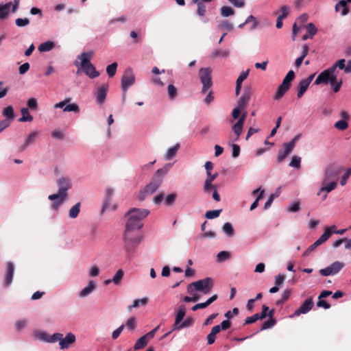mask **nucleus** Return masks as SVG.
<instances>
[{
  "label": "nucleus",
  "instance_id": "obj_1",
  "mask_svg": "<svg viewBox=\"0 0 351 351\" xmlns=\"http://www.w3.org/2000/svg\"><path fill=\"white\" fill-rule=\"evenodd\" d=\"M147 209L132 208L126 214L128 216L125 227H127V234L130 230H139L143 226L142 221L149 215Z\"/></svg>",
  "mask_w": 351,
  "mask_h": 351
},
{
  "label": "nucleus",
  "instance_id": "obj_2",
  "mask_svg": "<svg viewBox=\"0 0 351 351\" xmlns=\"http://www.w3.org/2000/svg\"><path fill=\"white\" fill-rule=\"evenodd\" d=\"M168 171L169 167L167 166L156 171L150 182L139 193L138 199L141 201L144 200L147 196L151 195L158 190L162 182V177L168 172Z\"/></svg>",
  "mask_w": 351,
  "mask_h": 351
},
{
  "label": "nucleus",
  "instance_id": "obj_3",
  "mask_svg": "<svg viewBox=\"0 0 351 351\" xmlns=\"http://www.w3.org/2000/svg\"><path fill=\"white\" fill-rule=\"evenodd\" d=\"M93 51L83 52L77 56V60L74 62V65L80 66L82 71L90 78H95L99 75V73L95 70V66L90 62Z\"/></svg>",
  "mask_w": 351,
  "mask_h": 351
},
{
  "label": "nucleus",
  "instance_id": "obj_4",
  "mask_svg": "<svg viewBox=\"0 0 351 351\" xmlns=\"http://www.w3.org/2000/svg\"><path fill=\"white\" fill-rule=\"evenodd\" d=\"M214 286L213 280L211 278H206L197 281L190 283L187 286V292L193 294L195 291L202 292L204 294H208L210 292Z\"/></svg>",
  "mask_w": 351,
  "mask_h": 351
},
{
  "label": "nucleus",
  "instance_id": "obj_5",
  "mask_svg": "<svg viewBox=\"0 0 351 351\" xmlns=\"http://www.w3.org/2000/svg\"><path fill=\"white\" fill-rule=\"evenodd\" d=\"M125 248L128 254L132 253L134 248L141 242V237L138 234V230H130L127 234V227H125L123 235Z\"/></svg>",
  "mask_w": 351,
  "mask_h": 351
},
{
  "label": "nucleus",
  "instance_id": "obj_6",
  "mask_svg": "<svg viewBox=\"0 0 351 351\" xmlns=\"http://www.w3.org/2000/svg\"><path fill=\"white\" fill-rule=\"evenodd\" d=\"M57 185L58 186V193L56 194L49 195L48 197V199L51 201H54L58 197L66 198L67 191L72 186L71 180L68 177H62L58 179Z\"/></svg>",
  "mask_w": 351,
  "mask_h": 351
},
{
  "label": "nucleus",
  "instance_id": "obj_7",
  "mask_svg": "<svg viewBox=\"0 0 351 351\" xmlns=\"http://www.w3.org/2000/svg\"><path fill=\"white\" fill-rule=\"evenodd\" d=\"M212 70L210 68H202L199 71V76L202 84V93L205 94L212 86L213 82L211 77Z\"/></svg>",
  "mask_w": 351,
  "mask_h": 351
},
{
  "label": "nucleus",
  "instance_id": "obj_8",
  "mask_svg": "<svg viewBox=\"0 0 351 351\" xmlns=\"http://www.w3.org/2000/svg\"><path fill=\"white\" fill-rule=\"evenodd\" d=\"M337 75L333 73L330 68L326 70L322 71L315 80L314 84L316 85L320 84H327L330 82V85H333V84L336 82Z\"/></svg>",
  "mask_w": 351,
  "mask_h": 351
},
{
  "label": "nucleus",
  "instance_id": "obj_9",
  "mask_svg": "<svg viewBox=\"0 0 351 351\" xmlns=\"http://www.w3.org/2000/svg\"><path fill=\"white\" fill-rule=\"evenodd\" d=\"M340 169L332 165L328 166L324 172L322 184H327L328 182H337L339 179Z\"/></svg>",
  "mask_w": 351,
  "mask_h": 351
},
{
  "label": "nucleus",
  "instance_id": "obj_10",
  "mask_svg": "<svg viewBox=\"0 0 351 351\" xmlns=\"http://www.w3.org/2000/svg\"><path fill=\"white\" fill-rule=\"evenodd\" d=\"M135 77L131 68L125 69L121 78V88L124 91L134 84Z\"/></svg>",
  "mask_w": 351,
  "mask_h": 351
},
{
  "label": "nucleus",
  "instance_id": "obj_11",
  "mask_svg": "<svg viewBox=\"0 0 351 351\" xmlns=\"http://www.w3.org/2000/svg\"><path fill=\"white\" fill-rule=\"evenodd\" d=\"M344 264L339 261H335L330 265L319 270V274L323 276L337 274L343 267Z\"/></svg>",
  "mask_w": 351,
  "mask_h": 351
},
{
  "label": "nucleus",
  "instance_id": "obj_12",
  "mask_svg": "<svg viewBox=\"0 0 351 351\" xmlns=\"http://www.w3.org/2000/svg\"><path fill=\"white\" fill-rule=\"evenodd\" d=\"M314 303L313 299L309 298L306 299L302 305L293 313L291 317H298L301 314H306L309 312L313 307Z\"/></svg>",
  "mask_w": 351,
  "mask_h": 351
},
{
  "label": "nucleus",
  "instance_id": "obj_13",
  "mask_svg": "<svg viewBox=\"0 0 351 351\" xmlns=\"http://www.w3.org/2000/svg\"><path fill=\"white\" fill-rule=\"evenodd\" d=\"M14 272V265L12 262L6 263V271L4 276V285L8 287L12 282Z\"/></svg>",
  "mask_w": 351,
  "mask_h": 351
},
{
  "label": "nucleus",
  "instance_id": "obj_14",
  "mask_svg": "<svg viewBox=\"0 0 351 351\" xmlns=\"http://www.w3.org/2000/svg\"><path fill=\"white\" fill-rule=\"evenodd\" d=\"M108 90V85L107 84H102L97 89V91L95 93L96 99L97 104H99V105H101L104 102L106 98Z\"/></svg>",
  "mask_w": 351,
  "mask_h": 351
},
{
  "label": "nucleus",
  "instance_id": "obj_15",
  "mask_svg": "<svg viewBox=\"0 0 351 351\" xmlns=\"http://www.w3.org/2000/svg\"><path fill=\"white\" fill-rule=\"evenodd\" d=\"M76 340L75 336L72 332H69L66 334V337L64 338L62 337L61 341H60V347L61 350L67 349L71 344L75 343Z\"/></svg>",
  "mask_w": 351,
  "mask_h": 351
},
{
  "label": "nucleus",
  "instance_id": "obj_16",
  "mask_svg": "<svg viewBox=\"0 0 351 351\" xmlns=\"http://www.w3.org/2000/svg\"><path fill=\"white\" fill-rule=\"evenodd\" d=\"M274 309H271L269 311V319L262 324L261 330H264L270 328L276 324V319L274 317Z\"/></svg>",
  "mask_w": 351,
  "mask_h": 351
},
{
  "label": "nucleus",
  "instance_id": "obj_17",
  "mask_svg": "<svg viewBox=\"0 0 351 351\" xmlns=\"http://www.w3.org/2000/svg\"><path fill=\"white\" fill-rule=\"evenodd\" d=\"M251 97V90L250 88L245 89L243 95L240 97L238 101V107L240 108H245L248 104Z\"/></svg>",
  "mask_w": 351,
  "mask_h": 351
},
{
  "label": "nucleus",
  "instance_id": "obj_18",
  "mask_svg": "<svg viewBox=\"0 0 351 351\" xmlns=\"http://www.w3.org/2000/svg\"><path fill=\"white\" fill-rule=\"evenodd\" d=\"M185 314H186V307L184 304H182L178 307V311L176 313L175 322L173 326V330H176V327L182 321Z\"/></svg>",
  "mask_w": 351,
  "mask_h": 351
},
{
  "label": "nucleus",
  "instance_id": "obj_19",
  "mask_svg": "<svg viewBox=\"0 0 351 351\" xmlns=\"http://www.w3.org/2000/svg\"><path fill=\"white\" fill-rule=\"evenodd\" d=\"M351 3V0H341L339 1L335 7V10L337 12L339 11L340 7H343V9L341 11V16H346L349 12V8L348 7V3Z\"/></svg>",
  "mask_w": 351,
  "mask_h": 351
},
{
  "label": "nucleus",
  "instance_id": "obj_20",
  "mask_svg": "<svg viewBox=\"0 0 351 351\" xmlns=\"http://www.w3.org/2000/svg\"><path fill=\"white\" fill-rule=\"evenodd\" d=\"M37 135V132L30 133L25 138L24 143L19 147V151L23 152L31 143H34Z\"/></svg>",
  "mask_w": 351,
  "mask_h": 351
},
{
  "label": "nucleus",
  "instance_id": "obj_21",
  "mask_svg": "<svg viewBox=\"0 0 351 351\" xmlns=\"http://www.w3.org/2000/svg\"><path fill=\"white\" fill-rule=\"evenodd\" d=\"M96 288V285L93 280H90L88 285L84 287L79 293L81 298L86 297L92 293Z\"/></svg>",
  "mask_w": 351,
  "mask_h": 351
},
{
  "label": "nucleus",
  "instance_id": "obj_22",
  "mask_svg": "<svg viewBox=\"0 0 351 351\" xmlns=\"http://www.w3.org/2000/svg\"><path fill=\"white\" fill-rule=\"evenodd\" d=\"M322 186L321 187L319 192L317 193L319 195L320 193L326 191V193H330L332 191L335 190L337 186V182H328L327 184H322Z\"/></svg>",
  "mask_w": 351,
  "mask_h": 351
},
{
  "label": "nucleus",
  "instance_id": "obj_23",
  "mask_svg": "<svg viewBox=\"0 0 351 351\" xmlns=\"http://www.w3.org/2000/svg\"><path fill=\"white\" fill-rule=\"evenodd\" d=\"M148 301L149 300L147 297L143 298L141 299L134 300L133 302V304L128 306V310L129 311H131L132 309L134 308H138L140 306H145L147 304Z\"/></svg>",
  "mask_w": 351,
  "mask_h": 351
},
{
  "label": "nucleus",
  "instance_id": "obj_24",
  "mask_svg": "<svg viewBox=\"0 0 351 351\" xmlns=\"http://www.w3.org/2000/svg\"><path fill=\"white\" fill-rule=\"evenodd\" d=\"M193 3L197 4V14L200 16H205L206 12V5L205 3L201 1V0H193Z\"/></svg>",
  "mask_w": 351,
  "mask_h": 351
},
{
  "label": "nucleus",
  "instance_id": "obj_25",
  "mask_svg": "<svg viewBox=\"0 0 351 351\" xmlns=\"http://www.w3.org/2000/svg\"><path fill=\"white\" fill-rule=\"evenodd\" d=\"M114 191L111 188H108L106 190V199L103 204L101 213H104L105 210L109 206L111 203V196L112 195Z\"/></svg>",
  "mask_w": 351,
  "mask_h": 351
},
{
  "label": "nucleus",
  "instance_id": "obj_26",
  "mask_svg": "<svg viewBox=\"0 0 351 351\" xmlns=\"http://www.w3.org/2000/svg\"><path fill=\"white\" fill-rule=\"evenodd\" d=\"M12 5V2L0 4V19H5L8 16Z\"/></svg>",
  "mask_w": 351,
  "mask_h": 351
},
{
  "label": "nucleus",
  "instance_id": "obj_27",
  "mask_svg": "<svg viewBox=\"0 0 351 351\" xmlns=\"http://www.w3.org/2000/svg\"><path fill=\"white\" fill-rule=\"evenodd\" d=\"M22 117L19 119L20 122H31L33 121V117L29 114V109L27 108H23L21 110Z\"/></svg>",
  "mask_w": 351,
  "mask_h": 351
},
{
  "label": "nucleus",
  "instance_id": "obj_28",
  "mask_svg": "<svg viewBox=\"0 0 351 351\" xmlns=\"http://www.w3.org/2000/svg\"><path fill=\"white\" fill-rule=\"evenodd\" d=\"M54 47H55L54 42L49 40V41L41 43L38 46V49L40 52H46V51H51V49H53Z\"/></svg>",
  "mask_w": 351,
  "mask_h": 351
},
{
  "label": "nucleus",
  "instance_id": "obj_29",
  "mask_svg": "<svg viewBox=\"0 0 351 351\" xmlns=\"http://www.w3.org/2000/svg\"><path fill=\"white\" fill-rule=\"evenodd\" d=\"M289 88H289L288 86H283V84H281L278 88L277 91L274 96V99L276 100H279L284 96V95Z\"/></svg>",
  "mask_w": 351,
  "mask_h": 351
},
{
  "label": "nucleus",
  "instance_id": "obj_30",
  "mask_svg": "<svg viewBox=\"0 0 351 351\" xmlns=\"http://www.w3.org/2000/svg\"><path fill=\"white\" fill-rule=\"evenodd\" d=\"M309 86V84H308V82H304L303 80H302L299 84H298V93L297 96L298 98H301L304 93L306 91Z\"/></svg>",
  "mask_w": 351,
  "mask_h": 351
},
{
  "label": "nucleus",
  "instance_id": "obj_31",
  "mask_svg": "<svg viewBox=\"0 0 351 351\" xmlns=\"http://www.w3.org/2000/svg\"><path fill=\"white\" fill-rule=\"evenodd\" d=\"M179 148H180V144L179 143H177L173 147L169 148L167 150V153L165 154V159L169 160L172 159L173 157H175V156L176 155Z\"/></svg>",
  "mask_w": 351,
  "mask_h": 351
},
{
  "label": "nucleus",
  "instance_id": "obj_32",
  "mask_svg": "<svg viewBox=\"0 0 351 351\" xmlns=\"http://www.w3.org/2000/svg\"><path fill=\"white\" fill-rule=\"evenodd\" d=\"M148 343V340L146 339V337L143 335V337H140L136 342V343L134 346V350H139L143 348H144Z\"/></svg>",
  "mask_w": 351,
  "mask_h": 351
},
{
  "label": "nucleus",
  "instance_id": "obj_33",
  "mask_svg": "<svg viewBox=\"0 0 351 351\" xmlns=\"http://www.w3.org/2000/svg\"><path fill=\"white\" fill-rule=\"evenodd\" d=\"M3 115L7 118L6 120H8L10 123L14 120V110L12 106H9L4 108L3 112Z\"/></svg>",
  "mask_w": 351,
  "mask_h": 351
},
{
  "label": "nucleus",
  "instance_id": "obj_34",
  "mask_svg": "<svg viewBox=\"0 0 351 351\" xmlns=\"http://www.w3.org/2000/svg\"><path fill=\"white\" fill-rule=\"evenodd\" d=\"M243 127V125L240 123H238V122H237L236 123H234L233 125L232 130L235 134V138H234V139L232 140V141H236L239 139V138L242 132Z\"/></svg>",
  "mask_w": 351,
  "mask_h": 351
},
{
  "label": "nucleus",
  "instance_id": "obj_35",
  "mask_svg": "<svg viewBox=\"0 0 351 351\" xmlns=\"http://www.w3.org/2000/svg\"><path fill=\"white\" fill-rule=\"evenodd\" d=\"M80 206H81V204L80 202H77V204H75L69 210V217H71V219L76 218L80 212Z\"/></svg>",
  "mask_w": 351,
  "mask_h": 351
},
{
  "label": "nucleus",
  "instance_id": "obj_36",
  "mask_svg": "<svg viewBox=\"0 0 351 351\" xmlns=\"http://www.w3.org/2000/svg\"><path fill=\"white\" fill-rule=\"evenodd\" d=\"M194 324V319L192 317H187L185 320L176 327V330H179L184 328H188Z\"/></svg>",
  "mask_w": 351,
  "mask_h": 351
},
{
  "label": "nucleus",
  "instance_id": "obj_37",
  "mask_svg": "<svg viewBox=\"0 0 351 351\" xmlns=\"http://www.w3.org/2000/svg\"><path fill=\"white\" fill-rule=\"evenodd\" d=\"M295 77V73L293 71H289L284 78L282 84L283 86H288L289 88L291 86V82Z\"/></svg>",
  "mask_w": 351,
  "mask_h": 351
},
{
  "label": "nucleus",
  "instance_id": "obj_38",
  "mask_svg": "<svg viewBox=\"0 0 351 351\" xmlns=\"http://www.w3.org/2000/svg\"><path fill=\"white\" fill-rule=\"evenodd\" d=\"M335 228V226L326 228L324 232L321 235V237L319 239H320L323 242H326L333 233L332 229Z\"/></svg>",
  "mask_w": 351,
  "mask_h": 351
},
{
  "label": "nucleus",
  "instance_id": "obj_39",
  "mask_svg": "<svg viewBox=\"0 0 351 351\" xmlns=\"http://www.w3.org/2000/svg\"><path fill=\"white\" fill-rule=\"evenodd\" d=\"M123 275H124L123 270L121 269H119L116 272V274H114V276L112 278V282L116 285H120V283L123 278Z\"/></svg>",
  "mask_w": 351,
  "mask_h": 351
},
{
  "label": "nucleus",
  "instance_id": "obj_40",
  "mask_svg": "<svg viewBox=\"0 0 351 351\" xmlns=\"http://www.w3.org/2000/svg\"><path fill=\"white\" fill-rule=\"evenodd\" d=\"M346 60L344 59H341L337 61L331 67H330V70L332 71L333 73H336L337 68L339 69H344L346 67L345 65Z\"/></svg>",
  "mask_w": 351,
  "mask_h": 351
},
{
  "label": "nucleus",
  "instance_id": "obj_41",
  "mask_svg": "<svg viewBox=\"0 0 351 351\" xmlns=\"http://www.w3.org/2000/svg\"><path fill=\"white\" fill-rule=\"evenodd\" d=\"M117 66L118 64L117 62H113L107 66L106 72L110 77H112L115 75Z\"/></svg>",
  "mask_w": 351,
  "mask_h": 351
},
{
  "label": "nucleus",
  "instance_id": "obj_42",
  "mask_svg": "<svg viewBox=\"0 0 351 351\" xmlns=\"http://www.w3.org/2000/svg\"><path fill=\"white\" fill-rule=\"evenodd\" d=\"M234 14V10L229 6H223L221 8V14L223 17H228L229 16L233 15Z\"/></svg>",
  "mask_w": 351,
  "mask_h": 351
},
{
  "label": "nucleus",
  "instance_id": "obj_43",
  "mask_svg": "<svg viewBox=\"0 0 351 351\" xmlns=\"http://www.w3.org/2000/svg\"><path fill=\"white\" fill-rule=\"evenodd\" d=\"M63 111L78 113L80 112V108L76 104H66L65 107L63 108Z\"/></svg>",
  "mask_w": 351,
  "mask_h": 351
},
{
  "label": "nucleus",
  "instance_id": "obj_44",
  "mask_svg": "<svg viewBox=\"0 0 351 351\" xmlns=\"http://www.w3.org/2000/svg\"><path fill=\"white\" fill-rule=\"evenodd\" d=\"M229 53L228 50L215 49L212 53V57L214 58L218 57H228Z\"/></svg>",
  "mask_w": 351,
  "mask_h": 351
},
{
  "label": "nucleus",
  "instance_id": "obj_45",
  "mask_svg": "<svg viewBox=\"0 0 351 351\" xmlns=\"http://www.w3.org/2000/svg\"><path fill=\"white\" fill-rule=\"evenodd\" d=\"M221 213V209L208 210L205 214V217L208 219H215V218L218 217Z\"/></svg>",
  "mask_w": 351,
  "mask_h": 351
},
{
  "label": "nucleus",
  "instance_id": "obj_46",
  "mask_svg": "<svg viewBox=\"0 0 351 351\" xmlns=\"http://www.w3.org/2000/svg\"><path fill=\"white\" fill-rule=\"evenodd\" d=\"M306 29L307 34L310 36V38H313V37L317 34V29L312 23L307 24Z\"/></svg>",
  "mask_w": 351,
  "mask_h": 351
},
{
  "label": "nucleus",
  "instance_id": "obj_47",
  "mask_svg": "<svg viewBox=\"0 0 351 351\" xmlns=\"http://www.w3.org/2000/svg\"><path fill=\"white\" fill-rule=\"evenodd\" d=\"M280 12L281 14L278 16L282 19H285L289 15L290 12V8L287 5H284L280 7Z\"/></svg>",
  "mask_w": 351,
  "mask_h": 351
},
{
  "label": "nucleus",
  "instance_id": "obj_48",
  "mask_svg": "<svg viewBox=\"0 0 351 351\" xmlns=\"http://www.w3.org/2000/svg\"><path fill=\"white\" fill-rule=\"evenodd\" d=\"M176 197H177L176 193H171V194L168 195L165 199V206H170L172 204H173V203L176 201Z\"/></svg>",
  "mask_w": 351,
  "mask_h": 351
},
{
  "label": "nucleus",
  "instance_id": "obj_49",
  "mask_svg": "<svg viewBox=\"0 0 351 351\" xmlns=\"http://www.w3.org/2000/svg\"><path fill=\"white\" fill-rule=\"evenodd\" d=\"M223 231L228 235V236H232L234 234V229L232 226V224L229 222H226L223 226Z\"/></svg>",
  "mask_w": 351,
  "mask_h": 351
},
{
  "label": "nucleus",
  "instance_id": "obj_50",
  "mask_svg": "<svg viewBox=\"0 0 351 351\" xmlns=\"http://www.w3.org/2000/svg\"><path fill=\"white\" fill-rule=\"evenodd\" d=\"M62 336H63V335L62 333H59V332L54 333L52 335L49 336V337L47 339V341H48L49 343H54V342H57V341L60 342V341H61Z\"/></svg>",
  "mask_w": 351,
  "mask_h": 351
},
{
  "label": "nucleus",
  "instance_id": "obj_51",
  "mask_svg": "<svg viewBox=\"0 0 351 351\" xmlns=\"http://www.w3.org/2000/svg\"><path fill=\"white\" fill-rule=\"evenodd\" d=\"M335 127L339 130H345L348 128V124L345 120H340L335 123Z\"/></svg>",
  "mask_w": 351,
  "mask_h": 351
},
{
  "label": "nucleus",
  "instance_id": "obj_52",
  "mask_svg": "<svg viewBox=\"0 0 351 351\" xmlns=\"http://www.w3.org/2000/svg\"><path fill=\"white\" fill-rule=\"evenodd\" d=\"M168 95L171 99H174L177 96V88L173 84L168 86Z\"/></svg>",
  "mask_w": 351,
  "mask_h": 351
},
{
  "label": "nucleus",
  "instance_id": "obj_53",
  "mask_svg": "<svg viewBox=\"0 0 351 351\" xmlns=\"http://www.w3.org/2000/svg\"><path fill=\"white\" fill-rule=\"evenodd\" d=\"M300 162H301L300 157L294 156H293L292 160L289 163V166L295 167V168H299L300 167Z\"/></svg>",
  "mask_w": 351,
  "mask_h": 351
},
{
  "label": "nucleus",
  "instance_id": "obj_54",
  "mask_svg": "<svg viewBox=\"0 0 351 351\" xmlns=\"http://www.w3.org/2000/svg\"><path fill=\"white\" fill-rule=\"evenodd\" d=\"M269 311L270 310L269 309V307L267 306H266L265 304L263 305L262 312L261 313H256L257 315H258L259 319H263L266 317H267Z\"/></svg>",
  "mask_w": 351,
  "mask_h": 351
},
{
  "label": "nucleus",
  "instance_id": "obj_55",
  "mask_svg": "<svg viewBox=\"0 0 351 351\" xmlns=\"http://www.w3.org/2000/svg\"><path fill=\"white\" fill-rule=\"evenodd\" d=\"M15 23L18 27H24L29 24V20L27 18H19L16 19Z\"/></svg>",
  "mask_w": 351,
  "mask_h": 351
},
{
  "label": "nucleus",
  "instance_id": "obj_56",
  "mask_svg": "<svg viewBox=\"0 0 351 351\" xmlns=\"http://www.w3.org/2000/svg\"><path fill=\"white\" fill-rule=\"evenodd\" d=\"M27 105L31 110H35L38 108L37 101L34 97H32L27 100Z\"/></svg>",
  "mask_w": 351,
  "mask_h": 351
},
{
  "label": "nucleus",
  "instance_id": "obj_57",
  "mask_svg": "<svg viewBox=\"0 0 351 351\" xmlns=\"http://www.w3.org/2000/svg\"><path fill=\"white\" fill-rule=\"evenodd\" d=\"M258 319H259L258 315L255 313L252 316L247 317L245 319V322H244V325L253 324V323L256 322Z\"/></svg>",
  "mask_w": 351,
  "mask_h": 351
},
{
  "label": "nucleus",
  "instance_id": "obj_58",
  "mask_svg": "<svg viewBox=\"0 0 351 351\" xmlns=\"http://www.w3.org/2000/svg\"><path fill=\"white\" fill-rule=\"evenodd\" d=\"M66 198L62 197H58V199H55L56 201L52 204V208L55 210H57L59 209L61 204L64 202Z\"/></svg>",
  "mask_w": 351,
  "mask_h": 351
},
{
  "label": "nucleus",
  "instance_id": "obj_59",
  "mask_svg": "<svg viewBox=\"0 0 351 351\" xmlns=\"http://www.w3.org/2000/svg\"><path fill=\"white\" fill-rule=\"evenodd\" d=\"M127 328L130 330H134L136 328V319L135 317H130L126 322Z\"/></svg>",
  "mask_w": 351,
  "mask_h": 351
},
{
  "label": "nucleus",
  "instance_id": "obj_60",
  "mask_svg": "<svg viewBox=\"0 0 351 351\" xmlns=\"http://www.w3.org/2000/svg\"><path fill=\"white\" fill-rule=\"evenodd\" d=\"M230 256V254L226 251H221L217 254V258L219 261L227 260Z\"/></svg>",
  "mask_w": 351,
  "mask_h": 351
},
{
  "label": "nucleus",
  "instance_id": "obj_61",
  "mask_svg": "<svg viewBox=\"0 0 351 351\" xmlns=\"http://www.w3.org/2000/svg\"><path fill=\"white\" fill-rule=\"evenodd\" d=\"M322 299H318V301L317 302V306L318 307H322L325 309H328L330 308V304L328 303L326 300Z\"/></svg>",
  "mask_w": 351,
  "mask_h": 351
},
{
  "label": "nucleus",
  "instance_id": "obj_62",
  "mask_svg": "<svg viewBox=\"0 0 351 351\" xmlns=\"http://www.w3.org/2000/svg\"><path fill=\"white\" fill-rule=\"evenodd\" d=\"M231 146L232 148V157L233 158L238 157L240 154V150H241L239 145H238L237 144L232 143Z\"/></svg>",
  "mask_w": 351,
  "mask_h": 351
},
{
  "label": "nucleus",
  "instance_id": "obj_63",
  "mask_svg": "<svg viewBox=\"0 0 351 351\" xmlns=\"http://www.w3.org/2000/svg\"><path fill=\"white\" fill-rule=\"evenodd\" d=\"M288 156L287 153L284 149H280L278 153L277 161L278 162H282Z\"/></svg>",
  "mask_w": 351,
  "mask_h": 351
},
{
  "label": "nucleus",
  "instance_id": "obj_64",
  "mask_svg": "<svg viewBox=\"0 0 351 351\" xmlns=\"http://www.w3.org/2000/svg\"><path fill=\"white\" fill-rule=\"evenodd\" d=\"M29 64L28 62H25L21 65L19 68V72L21 75L25 74L29 69Z\"/></svg>",
  "mask_w": 351,
  "mask_h": 351
}]
</instances>
